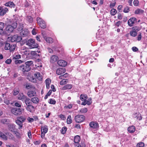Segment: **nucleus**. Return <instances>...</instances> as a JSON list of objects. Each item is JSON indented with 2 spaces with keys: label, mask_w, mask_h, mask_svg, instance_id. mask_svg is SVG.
I'll list each match as a JSON object with an SVG mask.
<instances>
[{
  "label": "nucleus",
  "mask_w": 147,
  "mask_h": 147,
  "mask_svg": "<svg viewBox=\"0 0 147 147\" xmlns=\"http://www.w3.org/2000/svg\"><path fill=\"white\" fill-rule=\"evenodd\" d=\"M20 20L19 16H14L13 18L9 21V25L6 28V30L9 33L12 32L14 29L17 27L18 23H19Z\"/></svg>",
  "instance_id": "obj_1"
},
{
  "label": "nucleus",
  "mask_w": 147,
  "mask_h": 147,
  "mask_svg": "<svg viewBox=\"0 0 147 147\" xmlns=\"http://www.w3.org/2000/svg\"><path fill=\"white\" fill-rule=\"evenodd\" d=\"M33 63L32 61H27L25 64L20 65L19 67V69L23 72H28L30 70V66Z\"/></svg>",
  "instance_id": "obj_2"
},
{
  "label": "nucleus",
  "mask_w": 147,
  "mask_h": 147,
  "mask_svg": "<svg viewBox=\"0 0 147 147\" xmlns=\"http://www.w3.org/2000/svg\"><path fill=\"white\" fill-rule=\"evenodd\" d=\"M26 45L30 49L37 48L38 47V44L35 42L34 39L30 38L26 42Z\"/></svg>",
  "instance_id": "obj_3"
},
{
  "label": "nucleus",
  "mask_w": 147,
  "mask_h": 147,
  "mask_svg": "<svg viewBox=\"0 0 147 147\" xmlns=\"http://www.w3.org/2000/svg\"><path fill=\"white\" fill-rule=\"evenodd\" d=\"M23 110V109H21L14 107L11 109V112L16 115H19L22 113Z\"/></svg>",
  "instance_id": "obj_4"
},
{
  "label": "nucleus",
  "mask_w": 147,
  "mask_h": 147,
  "mask_svg": "<svg viewBox=\"0 0 147 147\" xmlns=\"http://www.w3.org/2000/svg\"><path fill=\"white\" fill-rule=\"evenodd\" d=\"M15 46L14 45H10L9 43L5 42V43L4 48L5 50H9L11 52L13 51L15 49Z\"/></svg>",
  "instance_id": "obj_5"
},
{
  "label": "nucleus",
  "mask_w": 147,
  "mask_h": 147,
  "mask_svg": "<svg viewBox=\"0 0 147 147\" xmlns=\"http://www.w3.org/2000/svg\"><path fill=\"white\" fill-rule=\"evenodd\" d=\"M37 21L41 28L44 29L46 28V25L45 22L41 18H37Z\"/></svg>",
  "instance_id": "obj_6"
},
{
  "label": "nucleus",
  "mask_w": 147,
  "mask_h": 147,
  "mask_svg": "<svg viewBox=\"0 0 147 147\" xmlns=\"http://www.w3.org/2000/svg\"><path fill=\"white\" fill-rule=\"evenodd\" d=\"M85 118V117L83 115H78L75 116L74 119L76 122L80 123L83 121Z\"/></svg>",
  "instance_id": "obj_7"
},
{
  "label": "nucleus",
  "mask_w": 147,
  "mask_h": 147,
  "mask_svg": "<svg viewBox=\"0 0 147 147\" xmlns=\"http://www.w3.org/2000/svg\"><path fill=\"white\" fill-rule=\"evenodd\" d=\"M22 39V37L20 36L15 35L11 37V41L12 42H19Z\"/></svg>",
  "instance_id": "obj_8"
},
{
  "label": "nucleus",
  "mask_w": 147,
  "mask_h": 147,
  "mask_svg": "<svg viewBox=\"0 0 147 147\" xmlns=\"http://www.w3.org/2000/svg\"><path fill=\"white\" fill-rule=\"evenodd\" d=\"M136 22V19L135 18L132 17L128 20V24L129 26L131 27Z\"/></svg>",
  "instance_id": "obj_9"
},
{
  "label": "nucleus",
  "mask_w": 147,
  "mask_h": 147,
  "mask_svg": "<svg viewBox=\"0 0 147 147\" xmlns=\"http://www.w3.org/2000/svg\"><path fill=\"white\" fill-rule=\"evenodd\" d=\"M66 71L65 69L63 68H59L56 71V73L58 75H60L64 73Z\"/></svg>",
  "instance_id": "obj_10"
},
{
  "label": "nucleus",
  "mask_w": 147,
  "mask_h": 147,
  "mask_svg": "<svg viewBox=\"0 0 147 147\" xmlns=\"http://www.w3.org/2000/svg\"><path fill=\"white\" fill-rule=\"evenodd\" d=\"M58 64L60 66L64 67L67 65V62L62 60H60L57 62Z\"/></svg>",
  "instance_id": "obj_11"
},
{
  "label": "nucleus",
  "mask_w": 147,
  "mask_h": 147,
  "mask_svg": "<svg viewBox=\"0 0 147 147\" xmlns=\"http://www.w3.org/2000/svg\"><path fill=\"white\" fill-rule=\"evenodd\" d=\"M89 125L90 127L93 129H96L98 127V124L97 123L94 122H91L89 124Z\"/></svg>",
  "instance_id": "obj_12"
},
{
  "label": "nucleus",
  "mask_w": 147,
  "mask_h": 147,
  "mask_svg": "<svg viewBox=\"0 0 147 147\" xmlns=\"http://www.w3.org/2000/svg\"><path fill=\"white\" fill-rule=\"evenodd\" d=\"M28 31L26 29H24L20 32V34L23 37L28 36Z\"/></svg>",
  "instance_id": "obj_13"
},
{
  "label": "nucleus",
  "mask_w": 147,
  "mask_h": 147,
  "mask_svg": "<svg viewBox=\"0 0 147 147\" xmlns=\"http://www.w3.org/2000/svg\"><path fill=\"white\" fill-rule=\"evenodd\" d=\"M34 76L38 80L40 81L42 79V76L40 74L39 72H36L34 74Z\"/></svg>",
  "instance_id": "obj_14"
},
{
  "label": "nucleus",
  "mask_w": 147,
  "mask_h": 147,
  "mask_svg": "<svg viewBox=\"0 0 147 147\" xmlns=\"http://www.w3.org/2000/svg\"><path fill=\"white\" fill-rule=\"evenodd\" d=\"M58 59V57L55 55H52L50 58V61L51 62L53 63L56 61Z\"/></svg>",
  "instance_id": "obj_15"
},
{
  "label": "nucleus",
  "mask_w": 147,
  "mask_h": 147,
  "mask_svg": "<svg viewBox=\"0 0 147 147\" xmlns=\"http://www.w3.org/2000/svg\"><path fill=\"white\" fill-rule=\"evenodd\" d=\"M8 129L11 132H13L14 131L15 128V125L13 124H10L8 125Z\"/></svg>",
  "instance_id": "obj_16"
},
{
  "label": "nucleus",
  "mask_w": 147,
  "mask_h": 147,
  "mask_svg": "<svg viewBox=\"0 0 147 147\" xmlns=\"http://www.w3.org/2000/svg\"><path fill=\"white\" fill-rule=\"evenodd\" d=\"M27 95L29 97L31 98L36 95V92L35 91H30L28 92Z\"/></svg>",
  "instance_id": "obj_17"
},
{
  "label": "nucleus",
  "mask_w": 147,
  "mask_h": 147,
  "mask_svg": "<svg viewBox=\"0 0 147 147\" xmlns=\"http://www.w3.org/2000/svg\"><path fill=\"white\" fill-rule=\"evenodd\" d=\"M4 27V23L3 22H0V34H3V29Z\"/></svg>",
  "instance_id": "obj_18"
},
{
  "label": "nucleus",
  "mask_w": 147,
  "mask_h": 147,
  "mask_svg": "<svg viewBox=\"0 0 147 147\" xmlns=\"http://www.w3.org/2000/svg\"><path fill=\"white\" fill-rule=\"evenodd\" d=\"M72 86L71 84H67L65 85L62 88L63 90H66L68 89H70L72 88Z\"/></svg>",
  "instance_id": "obj_19"
},
{
  "label": "nucleus",
  "mask_w": 147,
  "mask_h": 147,
  "mask_svg": "<svg viewBox=\"0 0 147 147\" xmlns=\"http://www.w3.org/2000/svg\"><path fill=\"white\" fill-rule=\"evenodd\" d=\"M5 5L6 6L9 7H14L15 6L13 2L11 1L6 3L5 4Z\"/></svg>",
  "instance_id": "obj_20"
},
{
  "label": "nucleus",
  "mask_w": 147,
  "mask_h": 147,
  "mask_svg": "<svg viewBox=\"0 0 147 147\" xmlns=\"http://www.w3.org/2000/svg\"><path fill=\"white\" fill-rule=\"evenodd\" d=\"M27 106L26 109L30 112H32V110L34 109V107L31 105Z\"/></svg>",
  "instance_id": "obj_21"
},
{
  "label": "nucleus",
  "mask_w": 147,
  "mask_h": 147,
  "mask_svg": "<svg viewBox=\"0 0 147 147\" xmlns=\"http://www.w3.org/2000/svg\"><path fill=\"white\" fill-rule=\"evenodd\" d=\"M144 12V11L140 9H138L135 11V13L137 14H142Z\"/></svg>",
  "instance_id": "obj_22"
},
{
  "label": "nucleus",
  "mask_w": 147,
  "mask_h": 147,
  "mask_svg": "<svg viewBox=\"0 0 147 147\" xmlns=\"http://www.w3.org/2000/svg\"><path fill=\"white\" fill-rule=\"evenodd\" d=\"M8 9L7 7H5L2 9V10L0 12L1 16H4L8 11Z\"/></svg>",
  "instance_id": "obj_23"
},
{
  "label": "nucleus",
  "mask_w": 147,
  "mask_h": 147,
  "mask_svg": "<svg viewBox=\"0 0 147 147\" xmlns=\"http://www.w3.org/2000/svg\"><path fill=\"white\" fill-rule=\"evenodd\" d=\"M1 122L3 123L7 124L9 123L10 121L8 119L4 118L1 119Z\"/></svg>",
  "instance_id": "obj_24"
},
{
  "label": "nucleus",
  "mask_w": 147,
  "mask_h": 147,
  "mask_svg": "<svg viewBox=\"0 0 147 147\" xmlns=\"http://www.w3.org/2000/svg\"><path fill=\"white\" fill-rule=\"evenodd\" d=\"M48 131V126L46 125L42 126L41 127V131L46 133Z\"/></svg>",
  "instance_id": "obj_25"
},
{
  "label": "nucleus",
  "mask_w": 147,
  "mask_h": 147,
  "mask_svg": "<svg viewBox=\"0 0 147 147\" xmlns=\"http://www.w3.org/2000/svg\"><path fill=\"white\" fill-rule=\"evenodd\" d=\"M27 97L22 94H20L18 97V99L19 100H21L22 101L24 102L25 99Z\"/></svg>",
  "instance_id": "obj_26"
},
{
  "label": "nucleus",
  "mask_w": 147,
  "mask_h": 147,
  "mask_svg": "<svg viewBox=\"0 0 147 147\" xmlns=\"http://www.w3.org/2000/svg\"><path fill=\"white\" fill-rule=\"evenodd\" d=\"M46 86V88L47 89H49L50 87V85L51 82V80L49 78H47L45 81Z\"/></svg>",
  "instance_id": "obj_27"
},
{
  "label": "nucleus",
  "mask_w": 147,
  "mask_h": 147,
  "mask_svg": "<svg viewBox=\"0 0 147 147\" xmlns=\"http://www.w3.org/2000/svg\"><path fill=\"white\" fill-rule=\"evenodd\" d=\"M128 131L130 133H133L135 131V127L134 126L129 127L128 128Z\"/></svg>",
  "instance_id": "obj_28"
},
{
  "label": "nucleus",
  "mask_w": 147,
  "mask_h": 147,
  "mask_svg": "<svg viewBox=\"0 0 147 147\" xmlns=\"http://www.w3.org/2000/svg\"><path fill=\"white\" fill-rule=\"evenodd\" d=\"M44 38L45 40L48 43H51L53 42V39L51 37H44Z\"/></svg>",
  "instance_id": "obj_29"
},
{
  "label": "nucleus",
  "mask_w": 147,
  "mask_h": 147,
  "mask_svg": "<svg viewBox=\"0 0 147 147\" xmlns=\"http://www.w3.org/2000/svg\"><path fill=\"white\" fill-rule=\"evenodd\" d=\"M134 117L136 118L137 119L141 120L142 119L141 114L139 113H136L134 116Z\"/></svg>",
  "instance_id": "obj_30"
},
{
  "label": "nucleus",
  "mask_w": 147,
  "mask_h": 147,
  "mask_svg": "<svg viewBox=\"0 0 147 147\" xmlns=\"http://www.w3.org/2000/svg\"><path fill=\"white\" fill-rule=\"evenodd\" d=\"M0 137L4 140H7V137L1 131H0Z\"/></svg>",
  "instance_id": "obj_31"
},
{
  "label": "nucleus",
  "mask_w": 147,
  "mask_h": 147,
  "mask_svg": "<svg viewBox=\"0 0 147 147\" xmlns=\"http://www.w3.org/2000/svg\"><path fill=\"white\" fill-rule=\"evenodd\" d=\"M80 99L81 100L83 101L86 100L88 98L86 94H82L80 95Z\"/></svg>",
  "instance_id": "obj_32"
},
{
  "label": "nucleus",
  "mask_w": 147,
  "mask_h": 147,
  "mask_svg": "<svg viewBox=\"0 0 147 147\" xmlns=\"http://www.w3.org/2000/svg\"><path fill=\"white\" fill-rule=\"evenodd\" d=\"M31 101L34 103L37 104L39 102V99L37 97H34L31 99Z\"/></svg>",
  "instance_id": "obj_33"
},
{
  "label": "nucleus",
  "mask_w": 147,
  "mask_h": 147,
  "mask_svg": "<svg viewBox=\"0 0 147 147\" xmlns=\"http://www.w3.org/2000/svg\"><path fill=\"white\" fill-rule=\"evenodd\" d=\"M16 122L17 124L19 125V129H21L23 125L22 123L18 119L16 121Z\"/></svg>",
  "instance_id": "obj_34"
},
{
  "label": "nucleus",
  "mask_w": 147,
  "mask_h": 147,
  "mask_svg": "<svg viewBox=\"0 0 147 147\" xmlns=\"http://www.w3.org/2000/svg\"><path fill=\"white\" fill-rule=\"evenodd\" d=\"M80 137L79 136H76L74 137V142L75 143L78 144L80 140Z\"/></svg>",
  "instance_id": "obj_35"
},
{
  "label": "nucleus",
  "mask_w": 147,
  "mask_h": 147,
  "mask_svg": "<svg viewBox=\"0 0 147 147\" xmlns=\"http://www.w3.org/2000/svg\"><path fill=\"white\" fill-rule=\"evenodd\" d=\"M24 102H25L26 105H30V103H31V100L30 98H27V97L26 98L25 100L24 101Z\"/></svg>",
  "instance_id": "obj_36"
},
{
  "label": "nucleus",
  "mask_w": 147,
  "mask_h": 147,
  "mask_svg": "<svg viewBox=\"0 0 147 147\" xmlns=\"http://www.w3.org/2000/svg\"><path fill=\"white\" fill-rule=\"evenodd\" d=\"M22 3L24 6L27 7L29 5V3L27 0H22Z\"/></svg>",
  "instance_id": "obj_37"
},
{
  "label": "nucleus",
  "mask_w": 147,
  "mask_h": 147,
  "mask_svg": "<svg viewBox=\"0 0 147 147\" xmlns=\"http://www.w3.org/2000/svg\"><path fill=\"white\" fill-rule=\"evenodd\" d=\"M17 119H18V120H19L20 121L23 123V122H24L26 120V118L23 116H20L19 117H18L17 118Z\"/></svg>",
  "instance_id": "obj_38"
},
{
  "label": "nucleus",
  "mask_w": 147,
  "mask_h": 147,
  "mask_svg": "<svg viewBox=\"0 0 147 147\" xmlns=\"http://www.w3.org/2000/svg\"><path fill=\"white\" fill-rule=\"evenodd\" d=\"M72 120L71 116L70 115H69L68 116L67 119V123L68 124H70L72 123Z\"/></svg>",
  "instance_id": "obj_39"
},
{
  "label": "nucleus",
  "mask_w": 147,
  "mask_h": 147,
  "mask_svg": "<svg viewBox=\"0 0 147 147\" xmlns=\"http://www.w3.org/2000/svg\"><path fill=\"white\" fill-rule=\"evenodd\" d=\"M26 20L29 23H31L33 21V19L31 16H27Z\"/></svg>",
  "instance_id": "obj_40"
},
{
  "label": "nucleus",
  "mask_w": 147,
  "mask_h": 147,
  "mask_svg": "<svg viewBox=\"0 0 147 147\" xmlns=\"http://www.w3.org/2000/svg\"><path fill=\"white\" fill-rule=\"evenodd\" d=\"M68 82V80L66 79H63L60 82V85H63L67 83Z\"/></svg>",
  "instance_id": "obj_41"
},
{
  "label": "nucleus",
  "mask_w": 147,
  "mask_h": 147,
  "mask_svg": "<svg viewBox=\"0 0 147 147\" xmlns=\"http://www.w3.org/2000/svg\"><path fill=\"white\" fill-rule=\"evenodd\" d=\"M130 35L132 36L135 37L137 35V33L136 31H131L130 32Z\"/></svg>",
  "instance_id": "obj_42"
},
{
  "label": "nucleus",
  "mask_w": 147,
  "mask_h": 147,
  "mask_svg": "<svg viewBox=\"0 0 147 147\" xmlns=\"http://www.w3.org/2000/svg\"><path fill=\"white\" fill-rule=\"evenodd\" d=\"M117 10L115 9H112L110 11L111 14V15L114 16L117 13Z\"/></svg>",
  "instance_id": "obj_43"
},
{
  "label": "nucleus",
  "mask_w": 147,
  "mask_h": 147,
  "mask_svg": "<svg viewBox=\"0 0 147 147\" xmlns=\"http://www.w3.org/2000/svg\"><path fill=\"white\" fill-rule=\"evenodd\" d=\"M13 94L14 95H16L17 94H18L20 92V90L18 88H15V89L13 91Z\"/></svg>",
  "instance_id": "obj_44"
},
{
  "label": "nucleus",
  "mask_w": 147,
  "mask_h": 147,
  "mask_svg": "<svg viewBox=\"0 0 147 147\" xmlns=\"http://www.w3.org/2000/svg\"><path fill=\"white\" fill-rule=\"evenodd\" d=\"M23 62V61L19 59H16L14 61L15 63L16 64H20Z\"/></svg>",
  "instance_id": "obj_45"
},
{
  "label": "nucleus",
  "mask_w": 147,
  "mask_h": 147,
  "mask_svg": "<svg viewBox=\"0 0 147 147\" xmlns=\"http://www.w3.org/2000/svg\"><path fill=\"white\" fill-rule=\"evenodd\" d=\"M49 102L50 104L54 105L56 103V102L54 99H49Z\"/></svg>",
  "instance_id": "obj_46"
},
{
  "label": "nucleus",
  "mask_w": 147,
  "mask_h": 147,
  "mask_svg": "<svg viewBox=\"0 0 147 147\" xmlns=\"http://www.w3.org/2000/svg\"><path fill=\"white\" fill-rule=\"evenodd\" d=\"M88 111L87 109L86 108H84L81 109L80 111V112L81 113H86Z\"/></svg>",
  "instance_id": "obj_47"
},
{
  "label": "nucleus",
  "mask_w": 147,
  "mask_h": 147,
  "mask_svg": "<svg viewBox=\"0 0 147 147\" xmlns=\"http://www.w3.org/2000/svg\"><path fill=\"white\" fill-rule=\"evenodd\" d=\"M21 57V56L20 55H17L15 56H13V57L12 59H20Z\"/></svg>",
  "instance_id": "obj_48"
},
{
  "label": "nucleus",
  "mask_w": 147,
  "mask_h": 147,
  "mask_svg": "<svg viewBox=\"0 0 147 147\" xmlns=\"http://www.w3.org/2000/svg\"><path fill=\"white\" fill-rule=\"evenodd\" d=\"M25 88L27 89H29L32 88V86L30 84H26L25 85Z\"/></svg>",
  "instance_id": "obj_49"
},
{
  "label": "nucleus",
  "mask_w": 147,
  "mask_h": 147,
  "mask_svg": "<svg viewBox=\"0 0 147 147\" xmlns=\"http://www.w3.org/2000/svg\"><path fill=\"white\" fill-rule=\"evenodd\" d=\"M67 128L66 127H63L61 130V133L63 134H65Z\"/></svg>",
  "instance_id": "obj_50"
},
{
  "label": "nucleus",
  "mask_w": 147,
  "mask_h": 147,
  "mask_svg": "<svg viewBox=\"0 0 147 147\" xmlns=\"http://www.w3.org/2000/svg\"><path fill=\"white\" fill-rule=\"evenodd\" d=\"M6 134L7 135L9 139H11L13 138V136L10 133H6Z\"/></svg>",
  "instance_id": "obj_51"
},
{
  "label": "nucleus",
  "mask_w": 147,
  "mask_h": 147,
  "mask_svg": "<svg viewBox=\"0 0 147 147\" xmlns=\"http://www.w3.org/2000/svg\"><path fill=\"white\" fill-rule=\"evenodd\" d=\"M129 11V7L127 6L125 7L123 10V12L125 13H127Z\"/></svg>",
  "instance_id": "obj_52"
},
{
  "label": "nucleus",
  "mask_w": 147,
  "mask_h": 147,
  "mask_svg": "<svg viewBox=\"0 0 147 147\" xmlns=\"http://www.w3.org/2000/svg\"><path fill=\"white\" fill-rule=\"evenodd\" d=\"M144 146V144L142 142H140L138 143L137 145V147H143Z\"/></svg>",
  "instance_id": "obj_53"
},
{
  "label": "nucleus",
  "mask_w": 147,
  "mask_h": 147,
  "mask_svg": "<svg viewBox=\"0 0 147 147\" xmlns=\"http://www.w3.org/2000/svg\"><path fill=\"white\" fill-rule=\"evenodd\" d=\"M92 99L91 98H90L88 99L87 101V104L88 105H90L91 104L92 102Z\"/></svg>",
  "instance_id": "obj_54"
},
{
  "label": "nucleus",
  "mask_w": 147,
  "mask_h": 147,
  "mask_svg": "<svg viewBox=\"0 0 147 147\" xmlns=\"http://www.w3.org/2000/svg\"><path fill=\"white\" fill-rule=\"evenodd\" d=\"M134 5L135 6H138L139 4V1L138 0H134L133 2Z\"/></svg>",
  "instance_id": "obj_55"
},
{
  "label": "nucleus",
  "mask_w": 147,
  "mask_h": 147,
  "mask_svg": "<svg viewBox=\"0 0 147 147\" xmlns=\"http://www.w3.org/2000/svg\"><path fill=\"white\" fill-rule=\"evenodd\" d=\"M132 29L133 30V31H136V32H138L139 30V28L136 26L133 27Z\"/></svg>",
  "instance_id": "obj_56"
},
{
  "label": "nucleus",
  "mask_w": 147,
  "mask_h": 147,
  "mask_svg": "<svg viewBox=\"0 0 147 147\" xmlns=\"http://www.w3.org/2000/svg\"><path fill=\"white\" fill-rule=\"evenodd\" d=\"M72 107V105L71 104H70L69 105H68L67 106H64V108L65 109H71Z\"/></svg>",
  "instance_id": "obj_57"
},
{
  "label": "nucleus",
  "mask_w": 147,
  "mask_h": 147,
  "mask_svg": "<svg viewBox=\"0 0 147 147\" xmlns=\"http://www.w3.org/2000/svg\"><path fill=\"white\" fill-rule=\"evenodd\" d=\"M11 62V60L10 59H7L5 61V62L7 64H9Z\"/></svg>",
  "instance_id": "obj_58"
},
{
  "label": "nucleus",
  "mask_w": 147,
  "mask_h": 147,
  "mask_svg": "<svg viewBox=\"0 0 147 147\" xmlns=\"http://www.w3.org/2000/svg\"><path fill=\"white\" fill-rule=\"evenodd\" d=\"M30 81L32 82L35 83L36 82V79L35 78H30Z\"/></svg>",
  "instance_id": "obj_59"
},
{
  "label": "nucleus",
  "mask_w": 147,
  "mask_h": 147,
  "mask_svg": "<svg viewBox=\"0 0 147 147\" xmlns=\"http://www.w3.org/2000/svg\"><path fill=\"white\" fill-rule=\"evenodd\" d=\"M142 38V36H141V33H140V34H139L138 36L137 37V40L138 41H140L141 40Z\"/></svg>",
  "instance_id": "obj_60"
},
{
  "label": "nucleus",
  "mask_w": 147,
  "mask_h": 147,
  "mask_svg": "<svg viewBox=\"0 0 147 147\" xmlns=\"http://www.w3.org/2000/svg\"><path fill=\"white\" fill-rule=\"evenodd\" d=\"M132 51L134 52H136L138 50V48L135 47H133L132 48Z\"/></svg>",
  "instance_id": "obj_61"
},
{
  "label": "nucleus",
  "mask_w": 147,
  "mask_h": 147,
  "mask_svg": "<svg viewBox=\"0 0 147 147\" xmlns=\"http://www.w3.org/2000/svg\"><path fill=\"white\" fill-rule=\"evenodd\" d=\"M41 131V137L42 138H44L45 137V134H46L44 132Z\"/></svg>",
  "instance_id": "obj_62"
},
{
  "label": "nucleus",
  "mask_w": 147,
  "mask_h": 147,
  "mask_svg": "<svg viewBox=\"0 0 147 147\" xmlns=\"http://www.w3.org/2000/svg\"><path fill=\"white\" fill-rule=\"evenodd\" d=\"M59 117L60 118H61L62 120H65V117L63 115H59Z\"/></svg>",
  "instance_id": "obj_63"
},
{
  "label": "nucleus",
  "mask_w": 147,
  "mask_h": 147,
  "mask_svg": "<svg viewBox=\"0 0 147 147\" xmlns=\"http://www.w3.org/2000/svg\"><path fill=\"white\" fill-rule=\"evenodd\" d=\"M115 2L111 3L109 5V7L111 8L115 6Z\"/></svg>",
  "instance_id": "obj_64"
}]
</instances>
